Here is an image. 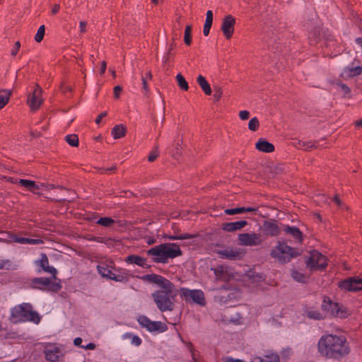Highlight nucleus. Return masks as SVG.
Here are the masks:
<instances>
[{
	"instance_id": "23",
	"label": "nucleus",
	"mask_w": 362,
	"mask_h": 362,
	"mask_svg": "<svg viewBox=\"0 0 362 362\" xmlns=\"http://www.w3.org/2000/svg\"><path fill=\"white\" fill-rule=\"evenodd\" d=\"M262 230L264 235L276 236L280 232L277 224L273 221H265L262 226Z\"/></svg>"
},
{
	"instance_id": "12",
	"label": "nucleus",
	"mask_w": 362,
	"mask_h": 362,
	"mask_svg": "<svg viewBox=\"0 0 362 362\" xmlns=\"http://www.w3.org/2000/svg\"><path fill=\"white\" fill-rule=\"evenodd\" d=\"M240 245L244 246H257L262 243L261 235L255 233H243L238 237Z\"/></svg>"
},
{
	"instance_id": "39",
	"label": "nucleus",
	"mask_w": 362,
	"mask_h": 362,
	"mask_svg": "<svg viewBox=\"0 0 362 362\" xmlns=\"http://www.w3.org/2000/svg\"><path fill=\"white\" fill-rule=\"evenodd\" d=\"M191 33H192V26L188 25L185 28V35H184L185 43L187 45H189L192 42Z\"/></svg>"
},
{
	"instance_id": "49",
	"label": "nucleus",
	"mask_w": 362,
	"mask_h": 362,
	"mask_svg": "<svg viewBox=\"0 0 362 362\" xmlns=\"http://www.w3.org/2000/svg\"><path fill=\"white\" fill-rule=\"evenodd\" d=\"M223 95V90L222 88L219 86H215L214 87V98L216 99V100H218Z\"/></svg>"
},
{
	"instance_id": "38",
	"label": "nucleus",
	"mask_w": 362,
	"mask_h": 362,
	"mask_svg": "<svg viewBox=\"0 0 362 362\" xmlns=\"http://www.w3.org/2000/svg\"><path fill=\"white\" fill-rule=\"evenodd\" d=\"M66 141L71 146H78V138L76 134H69L65 136Z\"/></svg>"
},
{
	"instance_id": "4",
	"label": "nucleus",
	"mask_w": 362,
	"mask_h": 362,
	"mask_svg": "<svg viewBox=\"0 0 362 362\" xmlns=\"http://www.w3.org/2000/svg\"><path fill=\"white\" fill-rule=\"evenodd\" d=\"M11 321L13 323L30 321L38 324L40 321V317L37 313L32 310L30 304L23 303L14 307L11 310Z\"/></svg>"
},
{
	"instance_id": "62",
	"label": "nucleus",
	"mask_w": 362,
	"mask_h": 362,
	"mask_svg": "<svg viewBox=\"0 0 362 362\" xmlns=\"http://www.w3.org/2000/svg\"><path fill=\"white\" fill-rule=\"evenodd\" d=\"M244 209L245 212H256L257 211V208L255 207H243Z\"/></svg>"
},
{
	"instance_id": "46",
	"label": "nucleus",
	"mask_w": 362,
	"mask_h": 362,
	"mask_svg": "<svg viewBox=\"0 0 362 362\" xmlns=\"http://www.w3.org/2000/svg\"><path fill=\"white\" fill-rule=\"evenodd\" d=\"M332 303L333 302L330 300L329 298L325 297L322 303V308L327 313L331 308Z\"/></svg>"
},
{
	"instance_id": "21",
	"label": "nucleus",
	"mask_w": 362,
	"mask_h": 362,
	"mask_svg": "<svg viewBox=\"0 0 362 362\" xmlns=\"http://www.w3.org/2000/svg\"><path fill=\"white\" fill-rule=\"evenodd\" d=\"M16 183L35 194L39 193V190L40 189L41 187L44 186V185L42 183L37 184L34 181L24 179H21L16 181Z\"/></svg>"
},
{
	"instance_id": "47",
	"label": "nucleus",
	"mask_w": 362,
	"mask_h": 362,
	"mask_svg": "<svg viewBox=\"0 0 362 362\" xmlns=\"http://www.w3.org/2000/svg\"><path fill=\"white\" fill-rule=\"evenodd\" d=\"M307 315L310 318H313V319H316V320H319V319H321L322 317L321 313H320L318 311H315V310H309V311H308Z\"/></svg>"
},
{
	"instance_id": "64",
	"label": "nucleus",
	"mask_w": 362,
	"mask_h": 362,
	"mask_svg": "<svg viewBox=\"0 0 362 362\" xmlns=\"http://www.w3.org/2000/svg\"><path fill=\"white\" fill-rule=\"evenodd\" d=\"M106 69V62H102L101 63V67H100V74H103Z\"/></svg>"
},
{
	"instance_id": "9",
	"label": "nucleus",
	"mask_w": 362,
	"mask_h": 362,
	"mask_svg": "<svg viewBox=\"0 0 362 362\" xmlns=\"http://www.w3.org/2000/svg\"><path fill=\"white\" fill-rule=\"evenodd\" d=\"M137 322L144 328L150 332L162 333L168 329L167 325L160 321H152L145 315H140L137 318Z\"/></svg>"
},
{
	"instance_id": "29",
	"label": "nucleus",
	"mask_w": 362,
	"mask_h": 362,
	"mask_svg": "<svg viewBox=\"0 0 362 362\" xmlns=\"http://www.w3.org/2000/svg\"><path fill=\"white\" fill-rule=\"evenodd\" d=\"M51 281L47 277L36 278L33 280L34 286L39 289H47L50 285Z\"/></svg>"
},
{
	"instance_id": "22",
	"label": "nucleus",
	"mask_w": 362,
	"mask_h": 362,
	"mask_svg": "<svg viewBox=\"0 0 362 362\" xmlns=\"http://www.w3.org/2000/svg\"><path fill=\"white\" fill-rule=\"evenodd\" d=\"M143 279L144 280L153 282L158 286L161 287L166 286L167 288H169L170 286V281H169L168 279H165L164 277L156 275V274H147L143 276Z\"/></svg>"
},
{
	"instance_id": "20",
	"label": "nucleus",
	"mask_w": 362,
	"mask_h": 362,
	"mask_svg": "<svg viewBox=\"0 0 362 362\" xmlns=\"http://www.w3.org/2000/svg\"><path fill=\"white\" fill-rule=\"evenodd\" d=\"M327 313L340 318H345L349 316V311L343 305H340L337 303H332Z\"/></svg>"
},
{
	"instance_id": "54",
	"label": "nucleus",
	"mask_w": 362,
	"mask_h": 362,
	"mask_svg": "<svg viewBox=\"0 0 362 362\" xmlns=\"http://www.w3.org/2000/svg\"><path fill=\"white\" fill-rule=\"evenodd\" d=\"M86 25L87 23L84 21H81L79 22V28L81 33H85L86 31Z\"/></svg>"
},
{
	"instance_id": "44",
	"label": "nucleus",
	"mask_w": 362,
	"mask_h": 362,
	"mask_svg": "<svg viewBox=\"0 0 362 362\" xmlns=\"http://www.w3.org/2000/svg\"><path fill=\"white\" fill-rule=\"evenodd\" d=\"M226 214L228 215H235L238 214L244 213V209L243 207H238L235 209H227L224 211Z\"/></svg>"
},
{
	"instance_id": "60",
	"label": "nucleus",
	"mask_w": 362,
	"mask_h": 362,
	"mask_svg": "<svg viewBox=\"0 0 362 362\" xmlns=\"http://www.w3.org/2000/svg\"><path fill=\"white\" fill-rule=\"evenodd\" d=\"M107 115V112H102L95 119V122L97 124H100V122H101L102 119L105 117Z\"/></svg>"
},
{
	"instance_id": "45",
	"label": "nucleus",
	"mask_w": 362,
	"mask_h": 362,
	"mask_svg": "<svg viewBox=\"0 0 362 362\" xmlns=\"http://www.w3.org/2000/svg\"><path fill=\"white\" fill-rule=\"evenodd\" d=\"M294 145L300 148H303L305 150L313 148L314 146V145L311 142L306 143L301 141H298V142L295 143Z\"/></svg>"
},
{
	"instance_id": "31",
	"label": "nucleus",
	"mask_w": 362,
	"mask_h": 362,
	"mask_svg": "<svg viewBox=\"0 0 362 362\" xmlns=\"http://www.w3.org/2000/svg\"><path fill=\"white\" fill-rule=\"evenodd\" d=\"M122 338L123 339H129L131 344L136 346H140L142 342L141 339L139 336L133 334L132 333L130 332L124 333L122 335Z\"/></svg>"
},
{
	"instance_id": "48",
	"label": "nucleus",
	"mask_w": 362,
	"mask_h": 362,
	"mask_svg": "<svg viewBox=\"0 0 362 362\" xmlns=\"http://www.w3.org/2000/svg\"><path fill=\"white\" fill-rule=\"evenodd\" d=\"M212 25V21H205L203 29V33L205 36L209 34L210 28Z\"/></svg>"
},
{
	"instance_id": "50",
	"label": "nucleus",
	"mask_w": 362,
	"mask_h": 362,
	"mask_svg": "<svg viewBox=\"0 0 362 362\" xmlns=\"http://www.w3.org/2000/svg\"><path fill=\"white\" fill-rule=\"evenodd\" d=\"M20 47H21L20 42H18V41L16 42L13 47L12 48V49L11 51V55L13 57L16 56L17 54V53L18 52Z\"/></svg>"
},
{
	"instance_id": "36",
	"label": "nucleus",
	"mask_w": 362,
	"mask_h": 362,
	"mask_svg": "<svg viewBox=\"0 0 362 362\" xmlns=\"http://www.w3.org/2000/svg\"><path fill=\"white\" fill-rule=\"evenodd\" d=\"M14 268V264L9 259L0 257V269H12Z\"/></svg>"
},
{
	"instance_id": "57",
	"label": "nucleus",
	"mask_w": 362,
	"mask_h": 362,
	"mask_svg": "<svg viewBox=\"0 0 362 362\" xmlns=\"http://www.w3.org/2000/svg\"><path fill=\"white\" fill-rule=\"evenodd\" d=\"M96 346L94 343H88L87 345L82 346L84 349L87 350H94L95 349Z\"/></svg>"
},
{
	"instance_id": "13",
	"label": "nucleus",
	"mask_w": 362,
	"mask_h": 362,
	"mask_svg": "<svg viewBox=\"0 0 362 362\" xmlns=\"http://www.w3.org/2000/svg\"><path fill=\"white\" fill-rule=\"evenodd\" d=\"M339 286L344 291H358L362 290V279L349 278L341 281Z\"/></svg>"
},
{
	"instance_id": "40",
	"label": "nucleus",
	"mask_w": 362,
	"mask_h": 362,
	"mask_svg": "<svg viewBox=\"0 0 362 362\" xmlns=\"http://www.w3.org/2000/svg\"><path fill=\"white\" fill-rule=\"evenodd\" d=\"M291 276L294 280L298 282H305L306 276L298 271L293 270Z\"/></svg>"
},
{
	"instance_id": "51",
	"label": "nucleus",
	"mask_w": 362,
	"mask_h": 362,
	"mask_svg": "<svg viewBox=\"0 0 362 362\" xmlns=\"http://www.w3.org/2000/svg\"><path fill=\"white\" fill-rule=\"evenodd\" d=\"M192 235L184 234V235H172L169 237V239L170 240H182V239H187L190 238Z\"/></svg>"
},
{
	"instance_id": "53",
	"label": "nucleus",
	"mask_w": 362,
	"mask_h": 362,
	"mask_svg": "<svg viewBox=\"0 0 362 362\" xmlns=\"http://www.w3.org/2000/svg\"><path fill=\"white\" fill-rule=\"evenodd\" d=\"M239 117L242 120L247 119L250 117V112L247 110H242L239 112Z\"/></svg>"
},
{
	"instance_id": "6",
	"label": "nucleus",
	"mask_w": 362,
	"mask_h": 362,
	"mask_svg": "<svg viewBox=\"0 0 362 362\" xmlns=\"http://www.w3.org/2000/svg\"><path fill=\"white\" fill-rule=\"evenodd\" d=\"M298 255V252L285 243H279L271 251V256L280 263L288 262Z\"/></svg>"
},
{
	"instance_id": "43",
	"label": "nucleus",
	"mask_w": 362,
	"mask_h": 362,
	"mask_svg": "<svg viewBox=\"0 0 362 362\" xmlns=\"http://www.w3.org/2000/svg\"><path fill=\"white\" fill-rule=\"evenodd\" d=\"M259 125L258 119L257 117H253L249 122L248 128L251 131H256L259 127Z\"/></svg>"
},
{
	"instance_id": "11",
	"label": "nucleus",
	"mask_w": 362,
	"mask_h": 362,
	"mask_svg": "<svg viewBox=\"0 0 362 362\" xmlns=\"http://www.w3.org/2000/svg\"><path fill=\"white\" fill-rule=\"evenodd\" d=\"M42 89L36 85L35 89L28 95L27 103L32 110H37L43 103Z\"/></svg>"
},
{
	"instance_id": "17",
	"label": "nucleus",
	"mask_w": 362,
	"mask_h": 362,
	"mask_svg": "<svg viewBox=\"0 0 362 362\" xmlns=\"http://www.w3.org/2000/svg\"><path fill=\"white\" fill-rule=\"evenodd\" d=\"M250 362H280V358L274 352H268L262 355H253L250 358Z\"/></svg>"
},
{
	"instance_id": "16",
	"label": "nucleus",
	"mask_w": 362,
	"mask_h": 362,
	"mask_svg": "<svg viewBox=\"0 0 362 362\" xmlns=\"http://www.w3.org/2000/svg\"><path fill=\"white\" fill-rule=\"evenodd\" d=\"M217 253L223 258L229 259H240L243 252L240 248L226 247L217 250Z\"/></svg>"
},
{
	"instance_id": "41",
	"label": "nucleus",
	"mask_w": 362,
	"mask_h": 362,
	"mask_svg": "<svg viewBox=\"0 0 362 362\" xmlns=\"http://www.w3.org/2000/svg\"><path fill=\"white\" fill-rule=\"evenodd\" d=\"M96 223L103 226L108 227V226H110L114 223V220L112 219L111 218L104 217V218H100V219H98L96 221Z\"/></svg>"
},
{
	"instance_id": "52",
	"label": "nucleus",
	"mask_w": 362,
	"mask_h": 362,
	"mask_svg": "<svg viewBox=\"0 0 362 362\" xmlns=\"http://www.w3.org/2000/svg\"><path fill=\"white\" fill-rule=\"evenodd\" d=\"M158 154H159L157 148H156L154 151H153L150 153V155L148 158V161L152 162V161L155 160L156 159V158L158 156Z\"/></svg>"
},
{
	"instance_id": "24",
	"label": "nucleus",
	"mask_w": 362,
	"mask_h": 362,
	"mask_svg": "<svg viewBox=\"0 0 362 362\" xmlns=\"http://www.w3.org/2000/svg\"><path fill=\"white\" fill-rule=\"evenodd\" d=\"M37 264L42 268V269L47 273L52 274V279H56L57 269L53 267L49 266L48 258L45 254L41 255L40 259L37 262Z\"/></svg>"
},
{
	"instance_id": "8",
	"label": "nucleus",
	"mask_w": 362,
	"mask_h": 362,
	"mask_svg": "<svg viewBox=\"0 0 362 362\" xmlns=\"http://www.w3.org/2000/svg\"><path fill=\"white\" fill-rule=\"evenodd\" d=\"M43 352L47 361H58L64 356V346L59 344L46 343L43 344Z\"/></svg>"
},
{
	"instance_id": "56",
	"label": "nucleus",
	"mask_w": 362,
	"mask_h": 362,
	"mask_svg": "<svg viewBox=\"0 0 362 362\" xmlns=\"http://www.w3.org/2000/svg\"><path fill=\"white\" fill-rule=\"evenodd\" d=\"M122 90V87L119 86H117L114 88V94H115V98H119Z\"/></svg>"
},
{
	"instance_id": "59",
	"label": "nucleus",
	"mask_w": 362,
	"mask_h": 362,
	"mask_svg": "<svg viewBox=\"0 0 362 362\" xmlns=\"http://www.w3.org/2000/svg\"><path fill=\"white\" fill-rule=\"evenodd\" d=\"M142 84H143V90H145L146 93L148 91V86H147V81L146 78L144 77H142Z\"/></svg>"
},
{
	"instance_id": "30",
	"label": "nucleus",
	"mask_w": 362,
	"mask_h": 362,
	"mask_svg": "<svg viewBox=\"0 0 362 362\" xmlns=\"http://www.w3.org/2000/svg\"><path fill=\"white\" fill-rule=\"evenodd\" d=\"M197 81L206 95H211V89L210 85L203 76H198Z\"/></svg>"
},
{
	"instance_id": "28",
	"label": "nucleus",
	"mask_w": 362,
	"mask_h": 362,
	"mask_svg": "<svg viewBox=\"0 0 362 362\" xmlns=\"http://www.w3.org/2000/svg\"><path fill=\"white\" fill-rule=\"evenodd\" d=\"M125 261L129 264H136L142 267H144L147 265L146 259L138 255H129L127 257Z\"/></svg>"
},
{
	"instance_id": "32",
	"label": "nucleus",
	"mask_w": 362,
	"mask_h": 362,
	"mask_svg": "<svg viewBox=\"0 0 362 362\" xmlns=\"http://www.w3.org/2000/svg\"><path fill=\"white\" fill-rule=\"evenodd\" d=\"M284 230L286 233L290 234L297 240H301V232L296 226H286Z\"/></svg>"
},
{
	"instance_id": "2",
	"label": "nucleus",
	"mask_w": 362,
	"mask_h": 362,
	"mask_svg": "<svg viewBox=\"0 0 362 362\" xmlns=\"http://www.w3.org/2000/svg\"><path fill=\"white\" fill-rule=\"evenodd\" d=\"M147 254L153 257L154 262L165 263L168 259L181 255V250L175 243H165L148 250Z\"/></svg>"
},
{
	"instance_id": "14",
	"label": "nucleus",
	"mask_w": 362,
	"mask_h": 362,
	"mask_svg": "<svg viewBox=\"0 0 362 362\" xmlns=\"http://www.w3.org/2000/svg\"><path fill=\"white\" fill-rule=\"evenodd\" d=\"M214 272L216 280L221 281H228L235 277L233 269L226 266H218L214 269Z\"/></svg>"
},
{
	"instance_id": "10",
	"label": "nucleus",
	"mask_w": 362,
	"mask_h": 362,
	"mask_svg": "<svg viewBox=\"0 0 362 362\" xmlns=\"http://www.w3.org/2000/svg\"><path fill=\"white\" fill-rule=\"evenodd\" d=\"M327 259L317 251H313L306 261L307 267L310 270H321L326 267Z\"/></svg>"
},
{
	"instance_id": "5",
	"label": "nucleus",
	"mask_w": 362,
	"mask_h": 362,
	"mask_svg": "<svg viewBox=\"0 0 362 362\" xmlns=\"http://www.w3.org/2000/svg\"><path fill=\"white\" fill-rule=\"evenodd\" d=\"M98 273L103 276L107 279L113 280L117 282H123L128 280L129 273L126 269H119L117 270V273L112 271L113 267L110 262L109 264L101 262L98 264Z\"/></svg>"
},
{
	"instance_id": "7",
	"label": "nucleus",
	"mask_w": 362,
	"mask_h": 362,
	"mask_svg": "<svg viewBox=\"0 0 362 362\" xmlns=\"http://www.w3.org/2000/svg\"><path fill=\"white\" fill-rule=\"evenodd\" d=\"M180 295L187 303L204 307L206 304L204 292L200 289L180 288Z\"/></svg>"
},
{
	"instance_id": "33",
	"label": "nucleus",
	"mask_w": 362,
	"mask_h": 362,
	"mask_svg": "<svg viewBox=\"0 0 362 362\" xmlns=\"http://www.w3.org/2000/svg\"><path fill=\"white\" fill-rule=\"evenodd\" d=\"M126 129L122 124H118L113 127L112 135L115 139L123 137L125 135Z\"/></svg>"
},
{
	"instance_id": "18",
	"label": "nucleus",
	"mask_w": 362,
	"mask_h": 362,
	"mask_svg": "<svg viewBox=\"0 0 362 362\" xmlns=\"http://www.w3.org/2000/svg\"><path fill=\"white\" fill-rule=\"evenodd\" d=\"M5 242L8 243H18L20 244H30V245H38V244L42 243V241L40 239L22 238V237H18L16 235H13L11 233H8V238L5 240Z\"/></svg>"
},
{
	"instance_id": "58",
	"label": "nucleus",
	"mask_w": 362,
	"mask_h": 362,
	"mask_svg": "<svg viewBox=\"0 0 362 362\" xmlns=\"http://www.w3.org/2000/svg\"><path fill=\"white\" fill-rule=\"evenodd\" d=\"M208 21H212L213 22V12L211 10L207 11L206 14V20Z\"/></svg>"
},
{
	"instance_id": "15",
	"label": "nucleus",
	"mask_w": 362,
	"mask_h": 362,
	"mask_svg": "<svg viewBox=\"0 0 362 362\" xmlns=\"http://www.w3.org/2000/svg\"><path fill=\"white\" fill-rule=\"evenodd\" d=\"M235 19L231 15H228L223 19L221 30L226 39H230L234 33Z\"/></svg>"
},
{
	"instance_id": "1",
	"label": "nucleus",
	"mask_w": 362,
	"mask_h": 362,
	"mask_svg": "<svg viewBox=\"0 0 362 362\" xmlns=\"http://www.w3.org/2000/svg\"><path fill=\"white\" fill-rule=\"evenodd\" d=\"M317 351L322 357L337 359L347 355L350 348L344 336L327 334L320 338Z\"/></svg>"
},
{
	"instance_id": "26",
	"label": "nucleus",
	"mask_w": 362,
	"mask_h": 362,
	"mask_svg": "<svg viewBox=\"0 0 362 362\" xmlns=\"http://www.w3.org/2000/svg\"><path fill=\"white\" fill-rule=\"evenodd\" d=\"M334 88L344 98H350L351 97V91L349 87L341 82L334 83Z\"/></svg>"
},
{
	"instance_id": "27",
	"label": "nucleus",
	"mask_w": 362,
	"mask_h": 362,
	"mask_svg": "<svg viewBox=\"0 0 362 362\" xmlns=\"http://www.w3.org/2000/svg\"><path fill=\"white\" fill-rule=\"evenodd\" d=\"M255 147L259 151L265 153H271L274 151V145L263 139L258 140V141L255 144Z\"/></svg>"
},
{
	"instance_id": "37",
	"label": "nucleus",
	"mask_w": 362,
	"mask_h": 362,
	"mask_svg": "<svg viewBox=\"0 0 362 362\" xmlns=\"http://www.w3.org/2000/svg\"><path fill=\"white\" fill-rule=\"evenodd\" d=\"M176 80L179 87L184 90H187L189 88L188 83L181 74H178L176 76Z\"/></svg>"
},
{
	"instance_id": "34",
	"label": "nucleus",
	"mask_w": 362,
	"mask_h": 362,
	"mask_svg": "<svg viewBox=\"0 0 362 362\" xmlns=\"http://www.w3.org/2000/svg\"><path fill=\"white\" fill-rule=\"evenodd\" d=\"M11 91L8 90H0V110L8 102Z\"/></svg>"
},
{
	"instance_id": "3",
	"label": "nucleus",
	"mask_w": 362,
	"mask_h": 362,
	"mask_svg": "<svg viewBox=\"0 0 362 362\" xmlns=\"http://www.w3.org/2000/svg\"><path fill=\"white\" fill-rule=\"evenodd\" d=\"M161 289L153 293V298L159 310L161 311H171L174 308V298L177 293L174 286L170 282V286H163Z\"/></svg>"
},
{
	"instance_id": "63",
	"label": "nucleus",
	"mask_w": 362,
	"mask_h": 362,
	"mask_svg": "<svg viewBox=\"0 0 362 362\" xmlns=\"http://www.w3.org/2000/svg\"><path fill=\"white\" fill-rule=\"evenodd\" d=\"M59 8H60V6H59V4H54V5L52 6V13L53 14L57 13L59 11Z\"/></svg>"
},
{
	"instance_id": "35",
	"label": "nucleus",
	"mask_w": 362,
	"mask_h": 362,
	"mask_svg": "<svg viewBox=\"0 0 362 362\" xmlns=\"http://www.w3.org/2000/svg\"><path fill=\"white\" fill-rule=\"evenodd\" d=\"M247 277L249 278L251 283L254 284H258L264 280L263 276L259 273L250 272Z\"/></svg>"
},
{
	"instance_id": "61",
	"label": "nucleus",
	"mask_w": 362,
	"mask_h": 362,
	"mask_svg": "<svg viewBox=\"0 0 362 362\" xmlns=\"http://www.w3.org/2000/svg\"><path fill=\"white\" fill-rule=\"evenodd\" d=\"M223 362H245V361L243 360H241V359H235L233 358H227L224 360Z\"/></svg>"
},
{
	"instance_id": "25",
	"label": "nucleus",
	"mask_w": 362,
	"mask_h": 362,
	"mask_svg": "<svg viewBox=\"0 0 362 362\" xmlns=\"http://www.w3.org/2000/svg\"><path fill=\"white\" fill-rule=\"evenodd\" d=\"M247 225L246 221L226 223L222 225V229L226 232H234L242 229Z\"/></svg>"
},
{
	"instance_id": "55",
	"label": "nucleus",
	"mask_w": 362,
	"mask_h": 362,
	"mask_svg": "<svg viewBox=\"0 0 362 362\" xmlns=\"http://www.w3.org/2000/svg\"><path fill=\"white\" fill-rule=\"evenodd\" d=\"M83 342V339L81 337H76L74 339V344L76 346L81 347L83 346L81 344Z\"/></svg>"
},
{
	"instance_id": "19",
	"label": "nucleus",
	"mask_w": 362,
	"mask_h": 362,
	"mask_svg": "<svg viewBox=\"0 0 362 362\" xmlns=\"http://www.w3.org/2000/svg\"><path fill=\"white\" fill-rule=\"evenodd\" d=\"M362 74V66H348L345 67L340 74V77L344 80H349Z\"/></svg>"
},
{
	"instance_id": "42",
	"label": "nucleus",
	"mask_w": 362,
	"mask_h": 362,
	"mask_svg": "<svg viewBox=\"0 0 362 362\" xmlns=\"http://www.w3.org/2000/svg\"><path fill=\"white\" fill-rule=\"evenodd\" d=\"M45 25L40 26V28L37 30V33L35 35V40L37 42H40L42 40L44 35H45Z\"/></svg>"
}]
</instances>
